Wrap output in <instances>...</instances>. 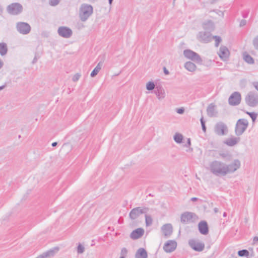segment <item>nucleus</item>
I'll use <instances>...</instances> for the list:
<instances>
[{
	"label": "nucleus",
	"mask_w": 258,
	"mask_h": 258,
	"mask_svg": "<svg viewBox=\"0 0 258 258\" xmlns=\"http://www.w3.org/2000/svg\"><path fill=\"white\" fill-rule=\"evenodd\" d=\"M81 74H79V73H77L76 74H75L73 78H72V80L74 82H76L77 81H78L80 79V78L81 77Z\"/></svg>",
	"instance_id": "nucleus-38"
},
{
	"label": "nucleus",
	"mask_w": 258,
	"mask_h": 258,
	"mask_svg": "<svg viewBox=\"0 0 258 258\" xmlns=\"http://www.w3.org/2000/svg\"><path fill=\"white\" fill-rule=\"evenodd\" d=\"M102 62H99L97 64V66L95 67V68H96V69H97L98 70L100 71V70H101V67H102Z\"/></svg>",
	"instance_id": "nucleus-44"
},
{
	"label": "nucleus",
	"mask_w": 258,
	"mask_h": 258,
	"mask_svg": "<svg viewBox=\"0 0 258 258\" xmlns=\"http://www.w3.org/2000/svg\"><path fill=\"white\" fill-rule=\"evenodd\" d=\"M257 241H258V237L255 236L253 238V242H256Z\"/></svg>",
	"instance_id": "nucleus-52"
},
{
	"label": "nucleus",
	"mask_w": 258,
	"mask_h": 258,
	"mask_svg": "<svg viewBox=\"0 0 258 258\" xmlns=\"http://www.w3.org/2000/svg\"><path fill=\"white\" fill-rule=\"evenodd\" d=\"M246 113L249 115V116L251 117L252 122H255L257 114L255 112H246Z\"/></svg>",
	"instance_id": "nucleus-33"
},
{
	"label": "nucleus",
	"mask_w": 258,
	"mask_h": 258,
	"mask_svg": "<svg viewBox=\"0 0 258 258\" xmlns=\"http://www.w3.org/2000/svg\"><path fill=\"white\" fill-rule=\"evenodd\" d=\"M17 29L21 34H27L31 30V27L27 23L19 22L17 24Z\"/></svg>",
	"instance_id": "nucleus-13"
},
{
	"label": "nucleus",
	"mask_w": 258,
	"mask_h": 258,
	"mask_svg": "<svg viewBox=\"0 0 258 258\" xmlns=\"http://www.w3.org/2000/svg\"><path fill=\"white\" fill-rule=\"evenodd\" d=\"M202 130H203V131L204 132H206V125H202Z\"/></svg>",
	"instance_id": "nucleus-51"
},
{
	"label": "nucleus",
	"mask_w": 258,
	"mask_h": 258,
	"mask_svg": "<svg viewBox=\"0 0 258 258\" xmlns=\"http://www.w3.org/2000/svg\"><path fill=\"white\" fill-rule=\"evenodd\" d=\"M8 47L6 43L2 42L0 43V54L4 56L7 53Z\"/></svg>",
	"instance_id": "nucleus-27"
},
{
	"label": "nucleus",
	"mask_w": 258,
	"mask_h": 258,
	"mask_svg": "<svg viewBox=\"0 0 258 258\" xmlns=\"http://www.w3.org/2000/svg\"><path fill=\"white\" fill-rule=\"evenodd\" d=\"M207 114L210 117L216 116L217 112L216 110V106L211 103L209 105L207 109Z\"/></svg>",
	"instance_id": "nucleus-22"
},
{
	"label": "nucleus",
	"mask_w": 258,
	"mask_h": 258,
	"mask_svg": "<svg viewBox=\"0 0 258 258\" xmlns=\"http://www.w3.org/2000/svg\"><path fill=\"white\" fill-rule=\"evenodd\" d=\"M148 211L149 208L147 207H136L131 211L129 214V217L132 220H135L138 218L141 214L146 213Z\"/></svg>",
	"instance_id": "nucleus-7"
},
{
	"label": "nucleus",
	"mask_w": 258,
	"mask_h": 258,
	"mask_svg": "<svg viewBox=\"0 0 258 258\" xmlns=\"http://www.w3.org/2000/svg\"><path fill=\"white\" fill-rule=\"evenodd\" d=\"M145 222L146 226H149L152 225L153 220L151 216L150 215H145Z\"/></svg>",
	"instance_id": "nucleus-32"
},
{
	"label": "nucleus",
	"mask_w": 258,
	"mask_h": 258,
	"mask_svg": "<svg viewBox=\"0 0 258 258\" xmlns=\"http://www.w3.org/2000/svg\"><path fill=\"white\" fill-rule=\"evenodd\" d=\"M60 0H49V4L51 6H56L60 2Z\"/></svg>",
	"instance_id": "nucleus-36"
},
{
	"label": "nucleus",
	"mask_w": 258,
	"mask_h": 258,
	"mask_svg": "<svg viewBox=\"0 0 258 258\" xmlns=\"http://www.w3.org/2000/svg\"><path fill=\"white\" fill-rule=\"evenodd\" d=\"M6 87V85H3L2 86H0V91L2 90L3 89H4Z\"/></svg>",
	"instance_id": "nucleus-55"
},
{
	"label": "nucleus",
	"mask_w": 258,
	"mask_h": 258,
	"mask_svg": "<svg viewBox=\"0 0 258 258\" xmlns=\"http://www.w3.org/2000/svg\"><path fill=\"white\" fill-rule=\"evenodd\" d=\"M241 100V94L238 92H233L228 99V103L230 105L236 106L240 104Z\"/></svg>",
	"instance_id": "nucleus-12"
},
{
	"label": "nucleus",
	"mask_w": 258,
	"mask_h": 258,
	"mask_svg": "<svg viewBox=\"0 0 258 258\" xmlns=\"http://www.w3.org/2000/svg\"><path fill=\"white\" fill-rule=\"evenodd\" d=\"M155 85L153 82L150 81L146 84V89L149 91H152L155 89Z\"/></svg>",
	"instance_id": "nucleus-30"
},
{
	"label": "nucleus",
	"mask_w": 258,
	"mask_h": 258,
	"mask_svg": "<svg viewBox=\"0 0 258 258\" xmlns=\"http://www.w3.org/2000/svg\"><path fill=\"white\" fill-rule=\"evenodd\" d=\"M184 68L188 71L193 72L196 71L197 66L191 61H187L184 64Z\"/></svg>",
	"instance_id": "nucleus-26"
},
{
	"label": "nucleus",
	"mask_w": 258,
	"mask_h": 258,
	"mask_svg": "<svg viewBox=\"0 0 258 258\" xmlns=\"http://www.w3.org/2000/svg\"><path fill=\"white\" fill-rule=\"evenodd\" d=\"M37 59H38V58H37V56H35L34 57V59H33V61H32V63H33V64L37 62Z\"/></svg>",
	"instance_id": "nucleus-49"
},
{
	"label": "nucleus",
	"mask_w": 258,
	"mask_h": 258,
	"mask_svg": "<svg viewBox=\"0 0 258 258\" xmlns=\"http://www.w3.org/2000/svg\"><path fill=\"white\" fill-rule=\"evenodd\" d=\"M246 104L252 107L258 105V94L255 92H249L245 97Z\"/></svg>",
	"instance_id": "nucleus-4"
},
{
	"label": "nucleus",
	"mask_w": 258,
	"mask_h": 258,
	"mask_svg": "<svg viewBox=\"0 0 258 258\" xmlns=\"http://www.w3.org/2000/svg\"><path fill=\"white\" fill-rule=\"evenodd\" d=\"M203 27L205 31L211 32L214 29V24L211 21L205 22L203 24Z\"/></svg>",
	"instance_id": "nucleus-23"
},
{
	"label": "nucleus",
	"mask_w": 258,
	"mask_h": 258,
	"mask_svg": "<svg viewBox=\"0 0 258 258\" xmlns=\"http://www.w3.org/2000/svg\"><path fill=\"white\" fill-rule=\"evenodd\" d=\"M246 20H241L240 22L239 25H240V27H242V26H245L246 25Z\"/></svg>",
	"instance_id": "nucleus-43"
},
{
	"label": "nucleus",
	"mask_w": 258,
	"mask_h": 258,
	"mask_svg": "<svg viewBox=\"0 0 258 258\" xmlns=\"http://www.w3.org/2000/svg\"><path fill=\"white\" fill-rule=\"evenodd\" d=\"M184 110H185V109L183 107H181V108L176 109L177 113H178V114H183L184 112Z\"/></svg>",
	"instance_id": "nucleus-41"
},
{
	"label": "nucleus",
	"mask_w": 258,
	"mask_h": 258,
	"mask_svg": "<svg viewBox=\"0 0 258 258\" xmlns=\"http://www.w3.org/2000/svg\"><path fill=\"white\" fill-rule=\"evenodd\" d=\"M3 65H4V62L2 60V59L0 58V69L3 67Z\"/></svg>",
	"instance_id": "nucleus-50"
},
{
	"label": "nucleus",
	"mask_w": 258,
	"mask_h": 258,
	"mask_svg": "<svg viewBox=\"0 0 258 258\" xmlns=\"http://www.w3.org/2000/svg\"><path fill=\"white\" fill-rule=\"evenodd\" d=\"M85 248L84 246L81 244H79L77 247V252L78 253H82L84 252Z\"/></svg>",
	"instance_id": "nucleus-34"
},
{
	"label": "nucleus",
	"mask_w": 258,
	"mask_h": 258,
	"mask_svg": "<svg viewBox=\"0 0 258 258\" xmlns=\"http://www.w3.org/2000/svg\"><path fill=\"white\" fill-rule=\"evenodd\" d=\"M57 33L60 36L66 38L71 37L73 34L72 30L65 26L59 27L57 30Z\"/></svg>",
	"instance_id": "nucleus-14"
},
{
	"label": "nucleus",
	"mask_w": 258,
	"mask_h": 258,
	"mask_svg": "<svg viewBox=\"0 0 258 258\" xmlns=\"http://www.w3.org/2000/svg\"><path fill=\"white\" fill-rule=\"evenodd\" d=\"M214 211L215 213H217L218 212V209L217 208H215L214 209Z\"/></svg>",
	"instance_id": "nucleus-56"
},
{
	"label": "nucleus",
	"mask_w": 258,
	"mask_h": 258,
	"mask_svg": "<svg viewBox=\"0 0 258 258\" xmlns=\"http://www.w3.org/2000/svg\"><path fill=\"white\" fill-rule=\"evenodd\" d=\"M243 59L249 64H253L254 63V60L253 58L249 54L244 53L243 54Z\"/></svg>",
	"instance_id": "nucleus-29"
},
{
	"label": "nucleus",
	"mask_w": 258,
	"mask_h": 258,
	"mask_svg": "<svg viewBox=\"0 0 258 258\" xmlns=\"http://www.w3.org/2000/svg\"><path fill=\"white\" fill-rule=\"evenodd\" d=\"M93 13V7L88 4H82L80 8L79 17L82 22L86 21Z\"/></svg>",
	"instance_id": "nucleus-2"
},
{
	"label": "nucleus",
	"mask_w": 258,
	"mask_h": 258,
	"mask_svg": "<svg viewBox=\"0 0 258 258\" xmlns=\"http://www.w3.org/2000/svg\"><path fill=\"white\" fill-rule=\"evenodd\" d=\"M229 55V51L228 49L224 46H221L220 48L219 56L223 60H226Z\"/></svg>",
	"instance_id": "nucleus-20"
},
{
	"label": "nucleus",
	"mask_w": 258,
	"mask_h": 258,
	"mask_svg": "<svg viewBox=\"0 0 258 258\" xmlns=\"http://www.w3.org/2000/svg\"><path fill=\"white\" fill-rule=\"evenodd\" d=\"M253 85L254 88L258 91V82H254Z\"/></svg>",
	"instance_id": "nucleus-46"
},
{
	"label": "nucleus",
	"mask_w": 258,
	"mask_h": 258,
	"mask_svg": "<svg viewBox=\"0 0 258 258\" xmlns=\"http://www.w3.org/2000/svg\"><path fill=\"white\" fill-rule=\"evenodd\" d=\"M191 145V141H190V139L189 138H188L187 139V143L186 144H185L184 145V147H190Z\"/></svg>",
	"instance_id": "nucleus-42"
},
{
	"label": "nucleus",
	"mask_w": 258,
	"mask_h": 258,
	"mask_svg": "<svg viewBox=\"0 0 258 258\" xmlns=\"http://www.w3.org/2000/svg\"><path fill=\"white\" fill-rule=\"evenodd\" d=\"M57 145V142H53L51 144L52 147H55Z\"/></svg>",
	"instance_id": "nucleus-53"
},
{
	"label": "nucleus",
	"mask_w": 258,
	"mask_h": 258,
	"mask_svg": "<svg viewBox=\"0 0 258 258\" xmlns=\"http://www.w3.org/2000/svg\"><path fill=\"white\" fill-rule=\"evenodd\" d=\"M164 73L166 75H168L169 74V71L166 69L165 67L164 68Z\"/></svg>",
	"instance_id": "nucleus-48"
},
{
	"label": "nucleus",
	"mask_w": 258,
	"mask_h": 258,
	"mask_svg": "<svg viewBox=\"0 0 258 258\" xmlns=\"http://www.w3.org/2000/svg\"><path fill=\"white\" fill-rule=\"evenodd\" d=\"M8 12L12 15H18L23 10L21 5L19 3H13L7 7Z\"/></svg>",
	"instance_id": "nucleus-11"
},
{
	"label": "nucleus",
	"mask_w": 258,
	"mask_h": 258,
	"mask_svg": "<svg viewBox=\"0 0 258 258\" xmlns=\"http://www.w3.org/2000/svg\"><path fill=\"white\" fill-rule=\"evenodd\" d=\"M154 93L156 95L159 100H162L165 98L166 96V92L163 87L157 86L156 87Z\"/></svg>",
	"instance_id": "nucleus-17"
},
{
	"label": "nucleus",
	"mask_w": 258,
	"mask_h": 258,
	"mask_svg": "<svg viewBox=\"0 0 258 258\" xmlns=\"http://www.w3.org/2000/svg\"><path fill=\"white\" fill-rule=\"evenodd\" d=\"M198 228L200 232L203 235H207L209 232L208 224L205 221H201L198 224Z\"/></svg>",
	"instance_id": "nucleus-18"
},
{
	"label": "nucleus",
	"mask_w": 258,
	"mask_h": 258,
	"mask_svg": "<svg viewBox=\"0 0 258 258\" xmlns=\"http://www.w3.org/2000/svg\"><path fill=\"white\" fill-rule=\"evenodd\" d=\"M197 200H198V198H195V197H194V198H192L191 199V201H193V202L196 201H197Z\"/></svg>",
	"instance_id": "nucleus-54"
},
{
	"label": "nucleus",
	"mask_w": 258,
	"mask_h": 258,
	"mask_svg": "<svg viewBox=\"0 0 258 258\" xmlns=\"http://www.w3.org/2000/svg\"><path fill=\"white\" fill-rule=\"evenodd\" d=\"M184 56L187 59H190L198 63H202L203 60L201 56L196 52L190 50L185 49L183 51Z\"/></svg>",
	"instance_id": "nucleus-5"
},
{
	"label": "nucleus",
	"mask_w": 258,
	"mask_h": 258,
	"mask_svg": "<svg viewBox=\"0 0 258 258\" xmlns=\"http://www.w3.org/2000/svg\"><path fill=\"white\" fill-rule=\"evenodd\" d=\"M240 166V162L237 160L235 159L233 162L229 165L226 164V167L227 171L226 172L227 174L229 173H233L237 170Z\"/></svg>",
	"instance_id": "nucleus-15"
},
{
	"label": "nucleus",
	"mask_w": 258,
	"mask_h": 258,
	"mask_svg": "<svg viewBox=\"0 0 258 258\" xmlns=\"http://www.w3.org/2000/svg\"><path fill=\"white\" fill-rule=\"evenodd\" d=\"M226 216H227V214L225 212H224L223 214V216L226 217Z\"/></svg>",
	"instance_id": "nucleus-59"
},
{
	"label": "nucleus",
	"mask_w": 258,
	"mask_h": 258,
	"mask_svg": "<svg viewBox=\"0 0 258 258\" xmlns=\"http://www.w3.org/2000/svg\"><path fill=\"white\" fill-rule=\"evenodd\" d=\"M198 219L197 215L192 212H186L180 216L181 222L184 224L194 222Z\"/></svg>",
	"instance_id": "nucleus-6"
},
{
	"label": "nucleus",
	"mask_w": 258,
	"mask_h": 258,
	"mask_svg": "<svg viewBox=\"0 0 258 258\" xmlns=\"http://www.w3.org/2000/svg\"><path fill=\"white\" fill-rule=\"evenodd\" d=\"M209 170L216 176H224L227 174V169L226 164L221 161L215 160L210 163Z\"/></svg>",
	"instance_id": "nucleus-1"
},
{
	"label": "nucleus",
	"mask_w": 258,
	"mask_h": 258,
	"mask_svg": "<svg viewBox=\"0 0 258 258\" xmlns=\"http://www.w3.org/2000/svg\"><path fill=\"white\" fill-rule=\"evenodd\" d=\"M119 258H125V257L120 256Z\"/></svg>",
	"instance_id": "nucleus-60"
},
{
	"label": "nucleus",
	"mask_w": 258,
	"mask_h": 258,
	"mask_svg": "<svg viewBox=\"0 0 258 258\" xmlns=\"http://www.w3.org/2000/svg\"><path fill=\"white\" fill-rule=\"evenodd\" d=\"M220 155L221 157L224 158L227 157L228 156V154L226 153H220Z\"/></svg>",
	"instance_id": "nucleus-45"
},
{
	"label": "nucleus",
	"mask_w": 258,
	"mask_h": 258,
	"mask_svg": "<svg viewBox=\"0 0 258 258\" xmlns=\"http://www.w3.org/2000/svg\"><path fill=\"white\" fill-rule=\"evenodd\" d=\"M239 140L240 139L238 138L232 137L227 139L224 142V143L228 145V146L232 147L237 144Z\"/></svg>",
	"instance_id": "nucleus-24"
},
{
	"label": "nucleus",
	"mask_w": 258,
	"mask_h": 258,
	"mask_svg": "<svg viewBox=\"0 0 258 258\" xmlns=\"http://www.w3.org/2000/svg\"><path fill=\"white\" fill-rule=\"evenodd\" d=\"M248 125V122L247 119L241 118L239 119L236 123L235 133L237 136H240L245 131Z\"/></svg>",
	"instance_id": "nucleus-3"
},
{
	"label": "nucleus",
	"mask_w": 258,
	"mask_h": 258,
	"mask_svg": "<svg viewBox=\"0 0 258 258\" xmlns=\"http://www.w3.org/2000/svg\"><path fill=\"white\" fill-rule=\"evenodd\" d=\"M176 246V242L174 240H170L165 243L163 249L166 252H171L175 249Z\"/></svg>",
	"instance_id": "nucleus-16"
},
{
	"label": "nucleus",
	"mask_w": 258,
	"mask_h": 258,
	"mask_svg": "<svg viewBox=\"0 0 258 258\" xmlns=\"http://www.w3.org/2000/svg\"><path fill=\"white\" fill-rule=\"evenodd\" d=\"M213 38L215 40L216 47H218L219 46L220 42L221 41V38H220V37L218 36H214L213 37Z\"/></svg>",
	"instance_id": "nucleus-35"
},
{
	"label": "nucleus",
	"mask_w": 258,
	"mask_h": 258,
	"mask_svg": "<svg viewBox=\"0 0 258 258\" xmlns=\"http://www.w3.org/2000/svg\"><path fill=\"white\" fill-rule=\"evenodd\" d=\"M144 233V230L142 228H139L134 230L131 234V238L133 239H137L142 237Z\"/></svg>",
	"instance_id": "nucleus-19"
},
{
	"label": "nucleus",
	"mask_w": 258,
	"mask_h": 258,
	"mask_svg": "<svg viewBox=\"0 0 258 258\" xmlns=\"http://www.w3.org/2000/svg\"><path fill=\"white\" fill-rule=\"evenodd\" d=\"M100 71L98 70L96 68H95L91 73V76L92 77H94L97 74L99 73Z\"/></svg>",
	"instance_id": "nucleus-39"
},
{
	"label": "nucleus",
	"mask_w": 258,
	"mask_h": 258,
	"mask_svg": "<svg viewBox=\"0 0 258 258\" xmlns=\"http://www.w3.org/2000/svg\"><path fill=\"white\" fill-rule=\"evenodd\" d=\"M162 231L165 236H170L172 232V226L170 224H166L162 227Z\"/></svg>",
	"instance_id": "nucleus-21"
},
{
	"label": "nucleus",
	"mask_w": 258,
	"mask_h": 258,
	"mask_svg": "<svg viewBox=\"0 0 258 258\" xmlns=\"http://www.w3.org/2000/svg\"><path fill=\"white\" fill-rule=\"evenodd\" d=\"M173 139L174 141L177 144H180L182 142V140L183 139V137L182 134L176 133Z\"/></svg>",
	"instance_id": "nucleus-28"
},
{
	"label": "nucleus",
	"mask_w": 258,
	"mask_h": 258,
	"mask_svg": "<svg viewBox=\"0 0 258 258\" xmlns=\"http://www.w3.org/2000/svg\"><path fill=\"white\" fill-rule=\"evenodd\" d=\"M198 40L203 43H208L212 39L211 32L206 31H200L197 35Z\"/></svg>",
	"instance_id": "nucleus-10"
},
{
	"label": "nucleus",
	"mask_w": 258,
	"mask_h": 258,
	"mask_svg": "<svg viewBox=\"0 0 258 258\" xmlns=\"http://www.w3.org/2000/svg\"><path fill=\"white\" fill-rule=\"evenodd\" d=\"M252 43L255 49L258 50V36L253 39Z\"/></svg>",
	"instance_id": "nucleus-37"
},
{
	"label": "nucleus",
	"mask_w": 258,
	"mask_h": 258,
	"mask_svg": "<svg viewBox=\"0 0 258 258\" xmlns=\"http://www.w3.org/2000/svg\"><path fill=\"white\" fill-rule=\"evenodd\" d=\"M136 258H147V252L143 248H140L136 253Z\"/></svg>",
	"instance_id": "nucleus-25"
},
{
	"label": "nucleus",
	"mask_w": 258,
	"mask_h": 258,
	"mask_svg": "<svg viewBox=\"0 0 258 258\" xmlns=\"http://www.w3.org/2000/svg\"><path fill=\"white\" fill-rule=\"evenodd\" d=\"M192 150H193L192 148H189V149L187 150L186 151L187 152H191V151H192Z\"/></svg>",
	"instance_id": "nucleus-57"
},
{
	"label": "nucleus",
	"mask_w": 258,
	"mask_h": 258,
	"mask_svg": "<svg viewBox=\"0 0 258 258\" xmlns=\"http://www.w3.org/2000/svg\"><path fill=\"white\" fill-rule=\"evenodd\" d=\"M113 0H108V2L110 5H111L112 3Z\"/></svg>",
	"instance_id": "nucleus-58"
},
{
	"label": "nucleus",
	"mask_w": 258,
	"mask_h": 258,
	"mask_svg": "<svg viewBox=\"0 0 258 258\" xmlns=\"http://www.w3.org/2000/svg\"><path fill=\"white\" fill-rule=\"evenodd\" d=\"M127 252V249L125 248H123L121 250L120 254L121 255V256L125 257V255L126 254Z\"/></svg>",
	"instance_id": "nucleus-40"
},
{
	"label": "nucleus",
	"mask_w": 258,
	"mask_h": 258,
	"mask_svg": "<svg viewBox=\"0 0 258 258\" xmlns=\"http://www.w3.org/2000/svg\"><path fill=\"white\" fill-rule=\"evenodd\" d=\"M238 255L239 256H247L249 255V251L246 249H242L238 251Z\"/></svg>",
	"instance_id": "nucleus-31"
},
{
	"label": "nucleus",
	"mask_w": 258,
	"mask_h": 258,
	"mask_svg": "<svg viewBox=\"0 0 258 258\" xmlns=\"http://www.w3.org/2000/svg\"><path fill=\"white\" fill-rule=\"evenodd\" d=\"M200 121H201V125L202 126V125H205V121L204 120V118H203V117H202L201 119H200Z\"/></svg>",
	"instance_id": "nucleus-47"
},
{
	"label": "nucleus",
	"mask_w": 258,
	"mask_h": 258,
	"mask_svg": "<svg viewBox=\"0 0 258 258\" xmlns=\"http://www.w3.org/2000/svg\"><path fill=\"white\" fill-rule=\"evenodd\" d=\"M214 132L218 136H224L228 133V127L223 122H219L215 125Z\"/></svg>",
	"instance_id": "nucleus-9"
},
{
	"label": "nucleus",
	"mask_w": 258,
	"mask_h": 258,
	"mask_svg": "<svg viewBox=\"0 0 258 258\" xmlns=\"http://www.w3.org/2000/svg\"><path fill=\"white\" fill-rule=\"evenodd\" d=\"M188 244L192 249L196 251H202L205 248L204 243L199 239H190L188 241Z\"/></svg>",
	"instance_id": "nucleus-8"
}]
</instances>
